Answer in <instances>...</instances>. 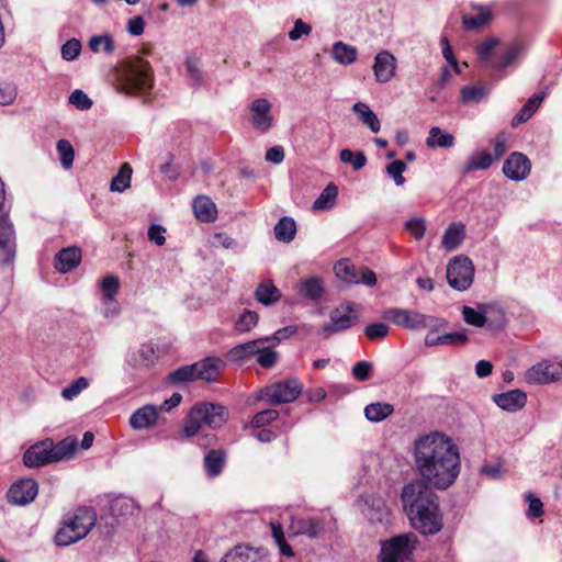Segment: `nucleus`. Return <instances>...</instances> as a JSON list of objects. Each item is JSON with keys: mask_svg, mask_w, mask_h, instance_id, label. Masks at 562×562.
Returning a JSON list of instances; mask_svg holds the SVG:
<instances>
[{"mask_svg": "<svg viewBox=\"0 0 562 562\" xmlns=\"http://www.w3.org/2000/svg\"><path fill=\"white\" fill-rule=\"evenodd\" d=\"M101 290L103 291L104 304L112 303L120 288V281L117 277L113 274L106 276L101 281Z\"/></svg>", "mask_w": 562, "mask_h": 562, "instance_id": "09e8293b", "label": "nucleus"}, {"mask_svg": "<svg viewBox=\"0 0 562 562\" xmlns=\"http://www.w3.org/2000/svg\"><path fill=\"white\" fill-rule=\"evenodd\" d=\"M492 400L499 408L506 412H517L526 405L527 394L519 389H515L494 394Z\"/></svg>", "mask_w": 562, "mask_h": 562, "instance_id": "aec40b11", "label": "nucleus"}, {"mask_svg": "<svg viewBox=\"0 0 562 562\" xmlns=\"http://www.w3.org/2000/svg\"><path fill=\"white\" fill-rule=\"evenodd\" d=\"M259 316L255 311L244 310L235 322V329L239 333H247L258 324Z\"/></svg>", "mask_w": 562, "mask_h": 562, "instance_id": "de8ad7c7", "label": "nucleus"}, {"mask_svg": "<svg viewBox=\"0 0 562 562\" xmlns=\"http://www.w3.org/2000/svg\"><path fill=\"white\" fill-rule=\"evenodd\" d=\"M352 110L356 114H358L360 122L368 126L372 133H378L380 131V121L376 114L369 108L368 104L363 102H357L353 104Z\"/></svg>", "mask_w": 562, "mask_h": 562, "instance_id": "72a5a7b5", "label": "nucleus"}, {"mask_svg": "<svg viewBox=\"0 0 562 562\" xmlns=\"http://www.w3.org/2000/svg\"><path fill=\"white\" fill-rule=\"evenodd\" d=\"M121 91L128 95L145 94L154 87L150 64L140 57L128 58L120 75Z\"/></svg>", "mask_w": 562, "mask_h": 562, "instance_id": "20e7f679", "label": "nucleus"}, {"mask_svg": "<svg viewBox=\"0 0 562 562\" xmlns=\"http://www.w3.org/2000/svg\"><path fill=\"white\" fill-rule=\"evenodd\" d=\"M77 446V440L71 438L63 439L56 445L50 440V450H53L52 456L54 462L71 457L75 453Z\"/></svg>", "mask_w": 562, "mask_h": 562, "instance_id": "79ce46f5", "label": "nucleus"}, {"mask_svg": "<svg viewBox=\"0 0 562 562\" xmlns=\"http://www.w3.org/2000/svg\"><path fill=\"white\" fill-rule=\"evenodd\" d=\"M426 145L429 148H451L454 145V137L448 132H443L440 127L434 126L429 130Z\"/></svg>", "mask_w": 562, "mask_h": 562, "instance_id": "c9c22d12", "label": "nucleus"}, {"mask_svg": "<svg viewBox=\"0 0 562 562\" xmlns=\"http://www.w3.org/2000/svg\"><path fill=\"white\" fill-rule=\"evenodd\" d=\"M299 293L301 296L312 301L321 300L324 294V284L322 279L318 277L305 279L300 284Z\"/></svg>", "mask_w": 562, "mask_h": 562, "instance_id": "473e14b6", "label": "nucleus"}, {"mask_svg": "<svg viewBox=\"0 0 562 562\" xmlns=\"http://www.w3.org/2000/svg\"><path fill=\"white\" fill-rule=\"evenodd\" d=\"M462 316L467 324L483 327L485 326L484 304L479 305L477 310L464 305L462 308Z\"/></svg>", "mask_w": 562, "mask_h": 562, "instance_id": "a18cd8bd", "label": "nucleus"}, {"mask_svg": "<svg viewBox=\"0 0 562 562\" xmlns=\"http://www.w3.org/2000/svg\"><path fill=\"white\" fill-rule=\"evenodd\" d=\"M255 297L259 303L268 306L280 299V291L271 281H266L257 286Z\"/></svg>", "mask_w": 562, "mask_h": 562, "instance_id": "ea45409f", "label": "nucleus"}, {"mask_svg": "<svg viewBox=\"0 0 562 562\" xmlns=\"http://www.w3.org/2000/svg\"><path fill=\"white\" fill-rule=\"evenodd\" d=\"M165 233V227L159 224H151L147 233L148 239L157 246H164L166 243Z\"/></svg>", "mask_w": 562, "mask_h": 562, "instance_id": "774afa93", "label": "nucleus"}, {"mask_svg": "<svg viewBox=\"0 0 562 562\" xmlns=\"http://www.w3.org/2000/svg\"><path fill=\"white\" fill-rule=\"evenodd\" d=\"M81 257V249L79 247H66L56 254L54 266L60 273H67L80 265Z\"/></svg>", "mask_w": 562, "mask_h": 562, "instance_id": "412c9836", "label": "nucleus"}, {"mask_svg": "<svg viewBox=\"0 0 562 562\" xmlns=\"http://www.w3.org/2000/svg\"><path fill=\"white\" fill-rule=\"evenodd\" d=\"M271 103L263 98L256 99L250 104L251 124L261 132H267L272 125V116L270 114Z\"/></svg>", "mask_w": 562, "mask_h": 562, "instance_id": "f3484780", "label": "nucleus"}, {"mask_svg": "<svg viewBox=\"0 0 562 562\" xmlns=\"http://www.w3.org/2000/svg\"><path fill=\"white\" fill-rule=\"evenodd\" d=\"M406 170V164L403 160H394L386 166V173L394 180L396 186H403L406 181L403 172Z\"/></svg>", "mask_w": 562, "mask_h": 562, "instance_id": "4d7b16f0", "label": "nucleus"}, {"mask_svg": "<svg viewBox=\"0 0 562 562\" xmlns=\"http://www.w3.org/2000/svg\"><path fill=\"white\" fill-rule=\"evenodd\" d=\"M531 170L529 158L518 151L512 153L503 165L504 175L515 181H521L528 177Z\"/></svg>", "mask_w": 562, "mask_h": 562, "instance_id": "4468645a", "label": "nucleus"}, {"mask_svg": "<svg viewBox=\"0 0 562 562\" xmlns=\"http://www.w3.org/2000/svg\"><path fill=\"white\" fill-rule=\"evenodd\" d=\"M227 408L221 404L203 402L195 404L188 414V420L183 427L187 437L195 436L202 426L212 429L222 427L227 420Z\"/></svg>", "mask_w": 562, "mask_h": 562, "instance_id": "423d86ee", "label": "nucleus"}, {"mask_svg": "<svg viewBox=\"0 0 562 562\" xmlns=\"http://www.w3.org/2000/svg\"><path fill=\"white\" fill-rule=\"evenodd\" d=\"M521 50L522 46L518 43L508 45L496 60L490 63V67L498 71L504 70L518 58Z\"/></svg>", "mask_w": 562, "mask_h": 562, "instance_id": "e433bc0d", "label": "nucleus"}, {"mask_svg": "<svg viewBox=\"0 0 562 562\" xmlns=\"http://www.w3.org/2000/svg\"><path fill=\"white\" fill-rule=\"evenodd\" d=\"M525 381L531 385H543L562 381V361L542 360L525 372Z\"/></svg>", "mask_w": 562, "mask_h": 562, "instance_id": "9d476101", "label": "nucleus"}, {"mask_svg": "<svg viewBox=\"0 0 562 562\" xmlns=\"http://www.w3.org/2000/svg\"><path fill=\"white\" fill-rule=\"evenodd\" d=\"M158 412L154 405H145L136 409L130 417V425L133 429L143 430L156 424Z\"/></svg>", "mask_w": 562, "mask_h": 562, "instance_id": "5701e85b", "label": "nucleus"}, {"mask_svg": "<svg viewBox=\"0 0 562 562\" xmlns=\"http://www.w3.org/2000/svg\"><path fill=\"white\" fill-rule=\"evenodd\" d=\"M69 103L82 111L89 110L92 106V100L80 89L71 92Z\"/></svg>", "mask_w": 562, "mask_h": 562, "instance_id": "e2e57ef3", "label": "nucleus"}, {"mask_svg": "<svg viewBox=\"0 0 562 562\" xmlns=\"http://www.w3.org/2000/svg\"><path fill=\"white\" fill-rule=\"evenodd\" d=\"M193 213L195 217L205 223H211L216 220L217 209L215 203L206 195H199L192 203Z\"/></svg>", "mask_w": 562, "mask_h": 562, "instance_id": "393cba45", "label": "nucleus"}, {"mask_svg": "<svg viewBox=\"0 0 562 562\" xmlns=\"http://www.w3.org/2000/svg\"><path fill=\"white\" fill-rule=\"evenodd\" d=\"M485 325L491 330H501L506 325V313L497 303L484 304Z\"/></svg>", "mask_w": 562, "mask_h": 562, "instance_id": "cd10ccee", "label": "nucleus"}, {"mask_svg": "<svg viewBox=\"0 0 562 562\" xmlns=\"http://www.w3.org/2000/svg\"><path fill=\"white\" fill-rule=\"evenodd\" d=\"M269 340V337H263L245 344H239L229 351V356L234 360H243L255 355L257 356L260 345Z\"/></svg>", "mask_w": 562, "mask_h": 562, "instance_id": "f704fd0d", "label": "nucleus"}, {"mask_svg": "<svg viewBox=\"0 0 562 562\" xmlns=\"http://www.w3.org/2000/svg\"><path fill=\"white\" fill-rule=\"evenodd\" d=\"M338 188L335 183H328L313 203L314 210H330L336 202Z\"/></svg>", "mask_w": 562, "mask_h": 562, "instance_id": "a19ab883", "label": "nucleus"}, {"mask_svg": "<svg viewBox=\"0 0 562 562\" xmlns=\"http://www.w3.org/2000/svg\"><path fill=\"white\" fill-rule=\"evenodd\" d=\"M487 94V89L483 85L465 86L461 89V99L464 103L480 102Z\"/></svg>", "mask_w": 562, "mask_h": 562, "instance_id": "3c124183", "label": "nucleus"}, {"mask_svg": "<svg viewBox=\"0 0 562 562\" xmlns=\"http://www.w3.org/2000/svg\"><path fill=\"white\" fill-rule=\"evenodd\" d=\"M132 167L126 162L123 164L119 173L113 177L110 190L113 192H123L131 186Z\"/></svg>", "mask_w": 562, "mask_h": 562, "instance_id": "37998d69", "label": "nucleus"}, {"mask_svg": "<svg viewBox=\"0 0 562 562\" xmlns=\"http://www.w3.org/2000/svg\"><path fill=\"white\" fill-rule=\"evenodd\" d=\"M405 229L416 239L420 240L425 236L426 221L423 217H412L405 223Z\"/></svg>", "mask_w": 562, "mask_h": 562, "instance_id": "6e6d98bb", "label": "nucleus"}, {"mask_svg": "<svg viewBox=\"0 0 562 562\" xmlns=\"http://www.w3.org/2000/svg\"><path fill=\"white\" fill-rule=\"evenodd\" d=\"M53 450L50 440L46 439L31 446L23 454V463L26 468H40L53 463Z\"/></svg>", "mask_w": 562, "mask_h": 562, "instance_id": "dca6fc26", "label": "nucleus"}, {"mask_svg": "<svg viewBox=\"0 0 562 562\" xmlns=\"http://www.w3.org/2000/svg\"><path fill=\"white\" fill-rule=\"evenodd\" d=\"M465 237V226L460 222L451 223L443 233L441 246L446 250H454Z\"/></svg>", "mask_w": 562, "mask_h": 562, "instance_id": "bb28decb", "label": "nucleus"}, {"mask_svg": "<svg viewBox=\"0 0 562 562\" xmlns=\"http://www.w3.org/2000/svg\"><path fill=\"white\" fill-rule=\"evenodd\" d=\"M38 493V484L34 479L24 477L14 482L8 493L7 498L10 504L24 506L32 503Z\"/></svg>", "mask_w": 562, "mask_h": 562, "instance_id": "f8f14e48", "label": "nucleus"}, {"mask_svg": "<svg viewBox=\"0 0 562 562\" xmlns=\"http://www.w3.org/2000/svg\"><path fill=\"white\" fill-rule=\"evenodd\" d=\"M81 50V43L77 38L68 40L61 46V56L65 60H74L78 57Z\"/></svg>", "mask_w": 562, "mask_h": 562, "instance_id": "69168bd1", "label": "nucleus"}, {"mask_svg": "<svg viewBox=\"0 0 562 562\" xmlns=\"http://www.w3.org/2000/svg\"><path fill=\"white\" fill-rule=\"evenodd\" d=\"M496 45H497V40H495V38H487L484 42H482L476 47V54H477L479 60L484 64L490 63V58H491L492 53Z\"/></svg>", "mask_w": 562, "mask_h": 562, "instance_id": "0e129e2a", "label": "nucleus"}, {"mask_svg": "<svg viewBox=\"0 0 562 562\" xmlns=\"http://www.w3.org/2000/svg\"><path fill=\"white\" fill-rule=\"evenodd\" d=\"M16 98V89L9 82L0 81V105H9Z\"/></svg>", "mask_w": 562, "mask_h": 562, "instance_id": "338daca9", "label": "nucleus"}, {"mask_svg": "<svg viewBox=\"0 0 562 562\" xmlns=\"http://www.w3.org/2000/svg\"><path fill=\"white\" fill-rule=\"evenodd\" d=\"M339 159L344 164H349L355 170H360L367 165V157L363 151H352L351 149L344 148L339 153Z\"/></svg>", "mask_w": 562, "mask_h": 562, "instance_id": "c03bdc74", "label": "nucleus"}, {"mask_svg": "<svg viewBox=\"0 0 562 562\" xmlns=\"http://www.w3.org/2000/svg\"><path fill=\"white\" fill-rule=\"evenodd\" d=\"M186 68L193 87H199L202 82V75L199 68V60L193 57H189L186 60Z\"/></svg>", "mask_w": 562, "mask_h": 562, "instance_id": "680f3d73", "label": "nucleus"}, {"mask_svg": "<svg viewBox=\"0 0 562 562\" xmlns=\"http://www.w3.org/2000/svg\"><path fill=\"white\" fill-rule=\"evenodd\" d=\"M425 482H408L403 486L401 501L411 526L424 536H434L442 527L439 497Z\"/></svg>", "mask_w": 562, "mask_h": 562, "instance_id": "f03ea898", "label": "nucleus"}, {"mask_svg": "<svg viewBox=\"0 0 562 562\" xmlns=\"http://www.w3.org/2000/svg\"><path fill=\"white\" fill-rule=\"evenodd\" d=\"M274 237L278 241L289 244L296 235V223L290 216L281 217L273 228Z\"/></svg>", "mask_w": 562, "mask_h": 562, "instance_id": "c756f323", "label": "nucleus"}, {"mask_svg": "<svg viewBox=\"0 0 562 562\" xmlns=\"http://www.w3.org/2000/svg\"><path fill=\"white\" fill-rule=\"evenodd\" d=\"M417 539L413 533H402L381 542L380 562H406L411 560Z\"/></svg>", "mask_w": 562, "mask_h": 562, "instance_id": "0eeeda50", "label": "nucleus"}, {"mask_svg": "<svg viewBox=\"0 0 562 562\" xmlns=\"http://www.w3.org/2000/svg\"><path fill=\"white\" fill-rule=\"evenodd\" d=\"M89 48L93 53L103 50L111 54L114 50V41L110 34L94 35L89 41Z\"/></svg>", "mask_w": 562, "mask_h": 562, "instance_id": "49530a36", "label": "nucleus"}, {"mask_svg": "<svg viewBox=\"0 0 562 562\" xmlns=\"http://www.w3.org/2000/svg\"><path fill=\"white\" fill-rule=\"evenodd\" d=\"M278 359V352L272 350L270 347H262L260 345L259 351L257 352V362L265 369L272 368Z\"/></svg>", "mask_w": 562, "mask_h": 562, "instance_id": "13d9d810", "label": "nucleus"}, {"mask_svg": "<svg viewBox=\"0 0 562 562\" xmlns=\"http://www.w3.org/2000/svg\"><path fill=\"white\" fill-rule=\"evenodd\" d=\"M525 499L528 502V517L539 518L543 515V504L540 498L536 497L531 492H528L525 494Z\"/></svg>", "mask_w": 562, "mask_h": 562, "instance_id": "052dcab7", "label": "nucleus"}, {"mask_svg": "<svg viewBox=\"0 0 562 562\" xmlns=\"http://www.w3.org/2000/svg\"><path fill=\"white\" fill-rule=\"evenodd\" d=\"M333 58L340 65L348 66L353 64L358 57V50L355 46L341 41L334 43L331 47Z\"/></svg>", "mask_w": 562, "mask_h": 562, "instance_id": "7c9ffc66", "label": "nucleus"}, {"mask_svg": "<svg viewBox=\"0 0 562 562\" xmlns=\"http://www.w3.org/2000/svg\"><path fill=\"white\" fill-rule=\"evenodd\" d=\"M61 166L65 169L72 167L75 159V150L72 145L67 139H59L56 145Z\"/></svg>", "mask_w": 562, "mask_h": 562, "instance_id": "8fccbe9b", "label": "nucleus"}, {"mask_svg": "<svg viewBox=\"0 0 562 562\" xmlns=\"http://www.w3.org/2000/svg\"><path fill=\"white\" fill-rule=\"evenodd\" d=\"M493 162L494 158L487 150H475L462 165L460 172L462 176H468L477 170H486Z\"/></svg>", "mask_w": 562, "mask_h": 562, "instance_id": "4be33fe9", "label": "nucleus"}, {"mask_svg": "<svg viewBox=\"0 0 562 562\" xmlns=\"http://www.w3.org/2000/svg\"><path fill=\"white\" fill-rule=\"evenodd\" d=\"M272 536L276 540V543L279 547L280 553L285 557H293L294 552L291 546L288 543L282 527L280 525L271 524Z\"/></svg>", "mask_w": 562, "mask_h": 562, "instance_id": "864d4df0", "label": "nucleus"}, {"mask_svg": "<svg viewBox=\"0 0 562 562\" xmlns=\"http://www.w3.org/2000/svg\"><path fill=\"white\" fill-rule=\"evenodd\" d=\"M88 386H89L88 379L85 376H79L78 379L72 381L69 385L65 386L61 390V396L67 401H71L75 397H77Z\"/></svg>", "mask_w": 562, "mask_h": 562, "instance_id": "603ef678", "label": "nucleus"}, {"mask_svg": "<svg viewBox=\"0 0 562 562\" xmlns=\"http://www.w3.org/2000/svg\"><path fill=\"white\" fill-rule=\"evenodd\" d=\"M279 417V412L273 408L263 409L257 413L251 419V426L255 428H262L270 425Z\"/></svg>", "mask_w": 562, "mask_h": 562, "instance_id": "5fc2aeb1", "label": "nucleus"}, {"mask_svg": "<svg viewBox=\"0 0 562 562\" xmlns=\"http://www.w3.org/2000/svg\"><path fill=\"white\" fill-rule=\"evenodd\" d=\"M473 262L465 256H456L447 267L448 284L457 291L468 290L474 278Z\"/></svg>", "mask_w": 562, "mask_h": 562, "instance_id": "1a4fd4ad", "label": "nucleus"}, {"mask_svg": "<svg viewBox=\"0 0 562 562\" xmlns=\"http://www.w3.org/2000/svg\"><path fill=\"white\" fill-rule=\"evenodd\" d=\"M225 363L220 358L206 357L201 361L179 367L171 371L166 382L172 386H181L195 380L214 382L217 380Z\"/></svg>", "mask_w": 562, "mask_h": 562, "instance_id": "39448f33", "label": "nucleus"}, {"mask_svg": "<svg viewBox=\"0 0 562 562\" xmlns=\"http://www.w3.org/2000/svg\"><path fill=\"white\" fill-rule=\"evenodd\" d=\"M220 562H262L258 559L257 553L250 548L237 544L229 550Z\"/></svg>", "mask_w": 562, "mask_h": 562, "instance_id": "4c0bfd02", "label": "nucleus"}, {"mask_svg": "<svg viewBox=\"0 0 562 562\" xmlns=\"http://www.w3.org/2000/svg\"><path fill=\"white\" fill-rule=\"evenodd\" d=\"M329 319L330 323L322 327L323 333L337 334L352 327L358 322L351 304L334 308L329 314Z\"/></svg>", "mask_w": 562, "mask_h": 562, "instance_id": "ddd939ff", "label": "nucleus"}, {"mask_svg": "<svg viewBox=\"0 0 562 562\" xmlns=\"http://www.w3.org/2000/svg\"><path fill=\"white\" fill-rule=\"evenodd\" d=\"M335 274L341 281L359 283V272L350 259H340L334 267Z\"/></svg>", "mask_w": 562, "mask_h": 562, "instance_id": "58836bf2", "label": "nucleus"}, {"mask_svg": "<svg viewBox=\"0 0 562 562\" xmlns=\"http://www.w3.org/2000/svg\"><path fill=\"white\" fill-rule=\"evenodd\" d=\"M413 459L419 479L435 490H448L461 472L459 447L453 439L441 431H430L414 441Z\"/></svg>", "mask_w": 562, "mask_h": 562, "instance_id": "f257e3e1", "label": "nucleus"}, {"mask_svg": "<svg viewBox=\"0 0 562 562\" xmlns=\"http://www.w3.org/2000/svg\"><path fill=\"white\" fill-rule=\"evenodd\" d=\"M394 413V406L385 402L370 403L364 407V416L371 423H381Z\"/></svg>", "mask_w": 562, "mask_h": 562, "instance_id": "2f4dec72", "label": "nucleus"}, {"mask_svg": "<svg viewBox=\"0 0 562 562\" xmlns=\"http://www.w3.org/2000/svg\"><path fill=\"white\" fill-rule=\"evenodd\" d=\"M382 318L407 330L425 329V314L418 311L392 307L382 313Z\"/></svg>", "mask_w": 562, "mask_h": 562, "instance_id": "9b49d317", "label": "nucleus"}, {"mask_svg": "<svg viewBox=\"0 0 562 562\" xmlns=\"http://www.w3.org/2000/svg\"><path fill=\"white\" fill-rule=\"evenodd\" d=\"M474 14H463V26L468 31L481 29L492 20V11L488 7L480 5Z\"/></svg>", "mask_w": 562, "mask_h": 562, "instance_id": "c85d7f7f", "label": "nucleus"}, {"mask_svg": "<svg viewBox=\"0 0 562 562\" xmlns=\"http://www.w3.org/2000/svg\"><path fill=\"white\" fill-rule=\"evenodd\" d=\"M226 459L227 454L223 449L209 450L203 458L206 475L211 479L218 476L223 472Z\"/></svg>", "mask_w": 562, "mask_h": 562, "instance_id": "b1692460", "label": "nucleus"}, {"mask_svg": "<svg viewBox=\"0 0 562 562\" xmlns=\"http://www.w3.org/2000/svg\"><path fill=\"white\" fill-rule=\"evenodd\" d=\"M396 69V58L387 50L380 52L374 58L373 71L375 80L381 83L390 81Z\"/></svg>", "mask_w": 562, "mask_h": 562, "instance_id": "6ab92c4d", "label": "nucleus"}, {"mask_svg": "<svg viewBox=\"0 0 562 562\" xmlns=\"http://www.w3.org/2000/svg\"><path fill=\"white\" fill-rule=\"evenodd\" d=\"M97 522V512L93 507L80 506L68 514L63 526L55 535L57 546L67 547L83 539Z\"/></svg>", "mask_w": 562, "mask_h": 562, "instance_id": "7ed1b4c3", "label": "nucleus"}, {"mask_svg": "<svg viewBox=\"0 0 562 562\" xmlns=\"http://www.w3.org/2000/svg\"><path fill=\"white\" fill-rule=\"evenodd\" d=\"M156 361V351L151 344H143L127 353L125 363L136 372L148 370Z\"/></svg>", "mask_w": 562, "mask_h": 562, "instance_id": "2eb2a0df", "label": "nucleus"}, {"mask_svg": "<svg viewBox=\"0 0 562 562\" xmlns=\"http://www.w3.org/2000/svg\"><path fill=\"white\" fill-rule=\"evenodd\" d=\"M302 390L303 385L297 379H288L263 387L260 390L259 397L269 405L276 406L294 402Z\"/></svg>", "mask_w": 562, "mask_h": 562, "instance_id": "6e6552de", "label": "nucleus"}, {"mask_svg": "<svg viewBox=\"0 0 562 562\" xmlns=\"http://www.w3.org/2000/svg\"><path fill=\"white\" fill-rule=\"evenodd\" d=\"M469 340L465 331L447 333L443 335H432L428 333L425 337V345L427 347H434L438 345L445 346H460L464 345Z\"/></svg>", "mask_w": 562, "mask_h": 562, "instance_id": "a878e982", "label": "nucleus"}, {"mask_svg": "<svg viewBox=\"0 0 562 562\" xmlns=\"http://www.w3.org/2000/svg\"><path fill=\"white\" fill-rule=\"evenodd\" d=\"M290 530L295 536L304 535L311 539H315L324 531V521L317 517L293 518Z\"/></svg>", "mask_w": 562, "mask_h": 562, "instance_id": "a211bd4d", "label": "nucleus"}, {"mask_svg": "<svg viewBox=\"0 0 562 562\" xmlns=\"http://www.w3.org/2000/svg\"><path fill=\"white\" fill-rule=\"evenodd\" d=\"M390 327L384 323H372L366 326L364 335L370 340H379L389 335Z\"/></svg>", "mask_w": 562, "mask_h": 562, "instance_id": "bf43d9fd", "label": "nucleus"}]
</instances>
